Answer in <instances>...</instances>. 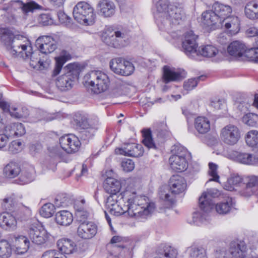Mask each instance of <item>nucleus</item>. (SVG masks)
<instances>
[{
  "label": "nucleus",
  "mask_w": 258,
  "mask_h": 258,
  "mask_svg": "<svg viewBox=\"0 0 258 258\" xmlns=\"http://www.w3.org/2000/svg\"><path fill=\"white\" fill-rule=\"evenodd\" d=\"M1 41L11 54L16 56L21 54L28 56L31 50V45L29 40L22 36H15L14 34L7 29L1 30Z\"/></svg>",
  "instance_id": "2"
},
{
  "label": "nucleus",
  "mask_w": 258,
  "mask_h": 258,
  "mask_svg": "<svg viewBox=\"0 0 258 258\" xmlns=\"http://www.w3.org/2000/svg\"><path fill=\"white\" fill-rule=\"evenodd\" d=\"M16 2L20 3V7L22 10L23 12L26 14L29 12H33L35 10L39 9L41 7L38 4L34 1L24 3L18 0Z\"/></svg>",
  "instance_id": "47"
},
{
  "label": "nucleus",
  "mask_w": 258,
  "mask_h": 258,
  "mask_svg": "<svg viewBox=\"0 0 258 258\" xmlns=\"http://www.w3.org/2000/svg\"><path fill=\"white\" fill-rule=\"evenodd\" d=\"M120 199L125 204L127 214L137 219H146L154 211L155 205L149 203L145 196L137 195L135 191L127 189L121 192Z\"/></svg>",
  "instance_id": "1"
},
{
  "label": "nucleus",
  "mask_w": 258,
  "mask_h": 258,
  "mask_svg": "<svg viewBox=\"0 0 258 258\" xmlns=\"http://www.w3.org/2000/svg\"><path fill=\"white\" fill-rule=\"evenodd\" d=\"M16 203L17 198L15 194L7 195L1 202L2 208L4 210L12 212L16 207Z\"/></svg>",
  "instance_id": "40"
},
{
  "label": "nucleus",
  "mask_w": 258,
  "mask_h": 258,
  "mask_svg": "<svg viewBox=\"0 0 258 258\" xmlns=\"http://www.w3.org/2000/svg\"><path fill=\"white\" fill-rule=\"evenodd\" d=\"M68 198L64 194H59L56 196L54 200V204L56 208L65 207L68 205Z\"/></svg>",
  "instance_id": "57"
},
{
  "label": "nucleus",
  "mask_w": 258,
  "mask_h": 258,
  "mask_svg": "<svg viewBox=\"0 0 258 258\" xmlns=\"http://www.w3.org/2000/svg\"><path fill=\"white\" fill-rule=\"evenodd\" d=\"M212 9L218 16L220 21L229 17L232 12V9L229 6L225 5L219 2L214 3Z\"/></svg>",
  "instance_id": "31"
},
{
  "label": "nucleus",
  "mask_w": 258,
  "mask_h": 258,
  "mask_svg": "<svg viewBox=\"0 0 258 258\" xmlns=\"http://www.w3.org/2000/svg\"><path fill=\"white\" fill-rule=\"evenodd\" d=\"M76 215L79 225L80 223H87L90 221L87 220L89 214L86 210L78 209L76 211Z\"/></svg>",
  "instance_id": "55"
},
{
  "label": "nucleus",
  "mask_w": 258,
  "mask_h": 258,
  "mask_svg": "<svg viewBox=\"0 0 258 258\" xmlns=\"http://www.w3.org/2000/svg\"><path fill=\"white\" fill-rule=\"evenodd\" d=\"M143 143L149 149H156V145L153 141L151 131L149 129H144L142 131Z\"/></svg>",
  "instance_id": "45"
},
{
  "label": "nucleus",
  "mask_w": 258,
  "mask_h": 258,
  "mask_svg": "<svg viewBox=\"0 0 258 258\" xmlns=\"http://www.w3.org/2000/svg\"><path fill=\"white\" fill-rule=\"evenodd\" d=\"M245 45L239 41L231 42L227 48L229 54L238 59H241L245 49Z\"/></svg>",
  "instance_id": "27"
},
{
  "label": "nucleus",
  "mask_w": 258,
  "mask_h": 258,
  "mask_svg": "<svg viewBox=\"0 0 258 258\" xmlns=\"http://www.w3.org/2000/svg\"><path fill=\"white\" fill-rule=\"evenodd\" d=\"M247 248L245 242L235 239L229 243V252L232 258H246Z\"/></svg>",
  "instance_id": "18"
},
{
  "label": "nucleus",
  "mask_w": 258,
  "mask_h": 258,
  "mask_svg": "<svg viewBox=\"0 0 258 258\" xmlns=\"http://www.w3.org/2000/svg\"><path fill=\"white\" fill-rule=\"evenodd\" d=\"M110 68L115 74L125 76L131 75L135 70L132 62L121 58L112 59L110 61Z\"/></svg>",
  "instance_id": "14"
},
{
  "label": "nucleus",
  "mask_w": 258,
  "mask_h": 258,
  "mask_svg": "<svg viewBox=\"0 0 258 258\" xmlns=\"http://www.w3.org/2000/svg\"><path fill=\"white\" fill-rule=\"evenodd\" d=\"M199 205L200 211L194 212L192 220L189 221L190 224L200 226L206 223L210 220L209 213L214 207L211 193L210 192L203 193L199 198Z\"/></svg>",
  "instance_id": "3"
},
{
  "label": "nucleus",
  "mask_w": 258,
  "mask_h": 258,
  "mask_svg": "<svg viewBox=\"0 0 258 258\" xmlns=\"http://www.w3.org/2000/svg\"><path fill=\"white\" fill-rule=\"evenodd\" d=\"M97 230V225L94 222L90 221L78 225L77 233L80 238L89 239L96 235Z\"/></svg>",
  "instance_id": "17"
},
{
  "label": "nucleus",
  "mask_w": 258,
  "mask_h": 258,
  "mask_svg": "<svg viewBox=\"0 0 258 258\" xmlns=\"http://www.w3.org/2000/svg\"><path fill=\"white\" fill-rule=\"evenodd\" d=\"M168 0H159L156 4V11L154 13V17L158 25L162 23V19L167 14V11L170 10V6Z\"/></svg>",
  "instance_id": "22"
},
{
  "label": "nucleus",
  "mask_w": 258,
  "mask_h": 258,
  "mask_svg": "<svg viewBox=\"0 0 258 258\" xmlns=\"http://www.w3.org/2000/svg\"><path fill=\"white\" fill-rule=\"evenodd\" d=\"M36 45L41 53L48 54L53 52L56 48L55 40L50 35H43L38 38Z\"/></svg>",
  "instance_id": "16"
},
{
  "label": "nucleus",
  "mask_w": 258,
  "mask_h": 258,
  "mask_svg": "<svg viewBox=\"0 0 258 258\" xmlns=\"http://www.w3.org/2000/svg\"><path fill=\"white\" fill-rule=\"evenodd\" d=\"M120 204L118 203L114 205L113 207L109 210V212L114 216H119L125 213H127V210L126 209V207L125 204L123 203V207L120 205Z\"/></svg>",
  "instance_id": "53"
},
{
  "label": "nucleus",
  "mask_w": 258,
  "mask_h": 258,
  "mask_svg": "<svg viewBox=\"0 0 258 258\" xmlns=\"http://www.w3.org/2000/svg\"><path fill=\"white\" fill-rule=\"evenodd\" d=\"M205 78L204 76H200L197 78L188 79L187 81H185L183 85V88L187 91H190L195 88L198 81L202 78Z\"/></svg>",
  "instance_id": "54"
},
{
  "label": "nucleus",
  "mask_w": 258,
  "mask_h": 258,
  "mask_svg": "<svg viewBox=\"0 0 258 258\" xmlns=\"http://www.w3.org/2000/svg\"><path fill=\"white\" fill-rule=\"evenodd\" d=\"M189 256L190 258H208L206 249L202 246L191 247Z\"/></svg>",
  "instance_id": "50"
},
{
  "label": "nucleus",
  "mask_w": 258,
  "mask_h": 258,
  "mask_svg": "<svg viewBox=\"0 0 258 258\" xmlns=\"http://www.w3.org/2000/svg\"><path fill=\"white\" fill-rule=\"evenodd\" d=\"M202 16L203 23L208 27L212 26L218 23L220 25L219 17L213 10L203 12Z\"/></svg>",
  "instance_id": "35"
},
{
  "label": "nucleus",
  "mask_w": 258,
  "mask_h": 258,
  "mask_svg": "<svg viewBox=\"0 0 258 258\" xmlns=\"http://www.w3.org/2000/svg\"><path fill=\"white\" fill-rule=\"evenodd\" d=\"M234 202L231 198H228L223 201L217 203L215 206L216 211L220 214L228 213L233 208Z\"/></svg>",
  "instance_id": "38"
},
{
  "label": "nucleus",
  "mask_w": 258,
  "mask_h": 258,
  "mask_svg": "<svg viewBox=\"0 0 258 258\" xmlns=\"http://www.w3.org/2000/svg\"><path fill=\"white\" fill-rule=\"evenodd\" d=\"M121 167L126 172H130L135 168L134 162L131 159H125L122 161Z\"/></svg>",
  "instance_id": "63"
},
{
  "label": "nucleus",
  "mask_w": 258,
  "mask_h": 258,
  "mask_svg": "<svg viewBox=\"0 0 258 258\" xmlns=\"http://www.w3.org/2000/svg\"><path fill=\"white\" fill-rule=\"evenodd\" d=\"M57 245L61 253L69 254L75 249V243L70 239L62 238L57 241Z\"/></svg>",
  "instance_id": "36"
},
{
  "label": "nucleus",
  "mask_w": 258,
  "mask_h": 258,
  "mask_svg": "<svg viewBox=\"0 0 258 258\" xmlns=\"http://www.w3.org/2000/svg\"><path fill=\"white\" fill-rule=\"evenodd\" d=\"M235 158L237 162L246 165L258 166V157L247 153L236 152Z\"/></svg>",
  "instance_id": "28"
},
{
  "label": "nucleus",
  "mask_w": 258,
  "mask_h": 258,
  "mask_svg": "<svg viewBox=\"0 0 258 258\" xmlns=\"http://www.w3.org/2000/svg\"><path fill=\"white\" fill-rule=\"evenodd\" d=\"M110 196L107 198L106 202V207L109 210L114 205L118 203L121 204L122 199H120L121 193L118 194H109Z\"/></svg>",
  "instance_id": "51"
},
{
  "label": "nucleus",
  "mask_w": 258,
  "mask_h": 258,
  "mask_svg": "<svg viewBox=\"0 0 258 258\" xmlns=\"http://www.w3.org/2000/svg\"><path fill=\"white\" fill-rule=\"evenodd\" d=\"M66 73L59 76L56 81V85L62 91H65L72 88L73 82L78 79L81 68L78 63H70L67 66Z\"/></svg>",
  "instance_id": "6"
},
{
  "label": "nucleus",
  "mask_w": 258,
  "mask_h": 258,
  "mask_svg": "<svg viewBox=\"0 0 258 258\" xmlns=\"http://www.w3.org/2000/svg\"><path fill=\"white\" fill-rule=\"evenodd\" d=\"M21 171L20 165L15 162H10L4 168L3 172L5 176L8 178H14L17 177Z\"/></svg>",
  "instance_id": "32"
},
{
  "label": "nucleus",
  "mask_w": 258,
  "mask_h": 258,
  "mask_svg": "<svg viewBox=\"0 0 258 258\" xmlns=\"http://www.w3.org/2000/svg\"><path fill=\"white\" fill-rule=\"evenodd\" d=\"M17 220L14 214L8 212L0 214V226L8 230H14L17 227Z\"/></svg>",
  "instance_id": "25"
},
{
  "label": "nucleus",
  "mask_w": 258,
  "mask_h": 258,
  "mask_svg": "<svg viewBox=\"0 0 258 258\" xmlns=\"http://www.w3.org/2000/svg\"><path fill=\"white\" fill-rule=\"evenodd\" d=\"M12 254L10 244L5 240L0 241V258H8Z\"/></svg>",
  "instance_id": "48"
},
{
  "label": "nucleus",
  "mask_w": 258,
  "mask_h": 258,
  "mask_svg": "<svg viewBox=\"0 0 258 258\" xmlns=\"http://www.w3.org/2000/svg\"><path fill=\"white\" fill-rule=\"evenodd\" d=\"M12 213L16 219L23 220L30 215L31 210L28 207L20 204L16 206Z\"/></svg>",
  "instance_id": "42"
},
{
  "label": "nucleus",
  "mask_w": 258,
  "mask_h": 258,
  "mask_svg": "<svg viewBox=\"0 0 258 258\" xmlns=\"http://www.w3.org/2000/svg\"><path fill=\"white\" fill-rule=\"evenodd\" d=\"M198 36L192 31L186 32L182 38V48L185 54L191 58L198 55Z\"/></svg>",
  "instance_id": "11"
},
{
  "label": "nucleus",
  "mask_w": 258,
  "mask_h": 258,
  "mask_svg": "<svg viewBox=\"0 0 258 258\" xmlns=\"http://www.w3.org/2000/svg\"><path fill=\"white\" fill-rule=\"evenodd\" d=\"M104 190L108 194H118L121 188L119 181L112 177H107L103 184Z\"/></svg>",
  "instance_id": "34"
},
{
  "label": "nucleus",
  "mask_w": 258,
  "mask_h": 258,
  "mask_svg": "<svg viewBox=\"0 0 258 258\" xmlns=\"http://www.w3.org/2000/svg\"><path fill=\"white\" fill-rule=\"evenodd\" d=\"M101 38L107 45L114 48H119L126 45L128 34L125 29L122 27L110 26L105 28Z\"/></svg>",
  "instance_id": "4"
},
{
  "label": "nucleus",
  "mask_w": 258,
  "mask_h": 258,
  "mask_svg": "<svg viewBox=\"0 0 258 258\" xmlns=\"http://www.w3.org/2000/svg\"><path fill=\"white\" fill-rule=\"evenodd\" d=\"M164 82L168 83L171 81H176L182 79L185 77V73L184 71L180 70H175L169 67L164 66L163 68Z\"/></svg>",
  "instance_id": "24"
},
{
  "label": "nucleus",
  "mask_w": 258,
  "mask_h": 258,
  "mask_svg": "<svg viewBox=\"0 0 258 258\" xmlns=\"http://www.w3.org/2000/svg\"><path fill=\"white\" fill-rule=\"evenodd\" d=\"M55 220L59 225L68 226L72 223L73 217L71 213L68 211L63 210L56 214Z\"/></svg>",
  "instance_id": "37"
},
{
  "label": "nucleus",
  "mask_w": 258,
  "mask_h": 258,
  "mask_svg": "<svg viewBox=\"0 0 258 258\" xmlns=\"http://www.w3.org/2000/svg\"><path fill=\"white\" fill-rule=\"evenodd\" d=\"M245 142L249 147H254L258 144V131L250 130L245 135Z\"/></svg>",
  "instance_id": "46"
},
{
  "label": "nucleus",
  "mask_w": 258,
  "mask_h": 258,
  "mask_svg": "<svg viewBox=\"0 0 258 258\" xmlns=\"http://www.w3.org/2000/svg\"><path fill=\"white\" fill-rule=\"evenodd\" d=\"M220 26L231 35H235L240 30V20L236 16H229L220 21Z\"/></svg>",
  "instance_id": "20"
},
{
  "label": "nucleus",
  "mask_w": 258,
  "mask_h": 258,
  "mask_svg": "<svg viewBox=\"0 0 258 258\" xmlns=\"http://www.w3.org/2000/svg\"><path fill=\"white\" fill-rule=\"evenodd\" d=\"M93 11V8L88 3L80 2L74 8V18L80 24L85 25H92L95 19Z\"/></svg>",
  "instance_id": "7"
},
{
  "label": "nucleus",
  "mask_w": 258,
  "mask_h": 258,
  "mask_svg": "<svg viewBox=\"0 0 258 258\" xmlns=\"http://www.w3.org/2000/svg\"><path fill=\"white\" fill-rule=\"evenodd\" d=\"M61 148L68 153H73L78 151L81 143L76 136L72 134L65 135L59 138Z\"/></svg>",
  "instance_id": "15"
},
{
  "label": "nucleus",
  "mask_w": 258,
  "mask_h": 258,
  "mask_svg": "<svg viewBox=\"0 0 258 258\" xmlns=\"http://www.w3.org/2000/svg\"><path fill=\"white\" fill-rule=\"evenodd\" d=\"M15 243L18 252L20 254L27 252L30 245L29 240L24 236L16 237Z\"/></svg>",
  "instance_id": "41"
},
{
  "label": "nucleus",
  "mask_w": 258,
  "mask_h": 258,
  "mask_svg": "<svg viewBox=\"0 0 258 258\" xmlns=\"http://www.w3.org/2000/svg\"><path fill=\"white\" fill-rule=\"evenodd\" d=\"M28 233L32 241L38 245L44 244L49 238L47 231L38 223H34L30 225Z\"/></svg>",
  "instance_id": "12"
},
{
  "label": "nucleus",
  "mask_w": 258,
  "mask_h": 258,
  "mask_svg": "<svg viewBox=\"0 0 258 258\" xmlns=\"http://www.w3.org/2000/svg\"><path fill=\"white\" fill-rule=\"evenodd\" d=\"M5 132L11 138L22 136L25 134V128L23 124L19 122H15L8 125Z\"/></svg>",
  "instance_id": "29"
},
{
  "label": "nucleus",
  "mask_w": 258,
  "mask_h": 258,
  "mask_svg": "<svg viewBox=\"0 0 258 258\" xmlns=\"http://www.w3.org/2000/svg\"><path fill=\"white\" fill-rule=\"evenodd\" d=\"M9 112L11 115L16 118H26L29 115L28 108L24 106L12 107Z\"/></svg>",
  "instance_id": "43"
},
{
  "label": "nucleus",
  "mask_w": 258,
  "mask_h": 258,
  "mask_svg": "<svg viewBox=\"0 0 258 258\" xmlns=\"http://www.w3.org/2000/svg\"><path fill=\"white\" fill-rule=\"evenodd\" d=\"M189 153L182 147H177L176 153L169 159L170 167L176 172H181L186 170L188 167L187 157Z\"/></svg>",
  "instance_id": "10"
},
{
  "label": "nucleus",
  "mask_w": 258,
  "mask_h": 258,
  "mask_svg": "<svg viewBox=\"0 0 258 258\" xmlns=\"http://www.w3.org/2000/svg\"><path fill=\"white\" fill-rule=\"evenodd\" d=\"M21 174L19 178V183L26 184L33 181L36 176L34 167L32 165H25L21 170Z\"/></svg>",
  "instance_id": "23"
},
{
  "label": "nucleus",
  "mask_w": 258,
  "mask_h": 258,
  "mask_svg": "<svg viewBox=\"0 0 258 258\" xmlns=\"http://www.w3.org/2000/svg\"><path fill=\"white\" fill-rule=\"evenodd\" d=\"M162 254L166 257L175 258L177 255V251L173 247L168 245H165L163 247Z\"/></svg>",
  "instance_id": "56"
},
{
  "label": "nucleus",
  "mask_w": 258,
  "mask_h": 258,
  "mask_svg": "<svg viewBox=\"0 0 258 258\" xmlns=\"http://www.w3.org/2000/svg\"><path fill=\"white\" fill-rule=\"evenodd\" d=\"M95 127L84 129V130L81 132L82 137L83 138L84 140L88 139L92 137L95 134Z\"/></svg>",
  "instance_id": "64"
},
{
  "label": "nucleus",
  "mask_w": 258,
  "mask_h": 258,
  "mask_svg": "<svg viewBox=\"0 0 258 258\" xmlns=\"http://www.w3.org/2000/svg\"><path fill=\"white\" fill-rule=\"evenodd\" d=\"M255 48L247 49L246 46L241 60L255 62Z\"/></svg>",
  "instance_id": "58"
},
{
  "label": "nucleus",
  "mask_w": 258,
  "mask_h": 258,
  "mask_svg": "<svg viewBox=\"0 0 258 258\" xmlns=\"http://www.w3.org/2000/svg\"><path fill=\"white\" fill-rule=\"evenodd\" d=\"M183 11L175 6H171L170 10L167 11V14L162 19V23H160V27L163 26L166 30L180 24L184 18Z\"/></svg>",
  "instance_id": "9"
},
{
  "label": "nucleus",
  "mask_w": 258,
  "mask_h": 258,
  "mask_svg": "<svg viewBox=\"0 0 258 258\" xmlns=\"http://www.w3.org/2000/svg\"><path fill=\"white\" fill-rule=\"evenodd\" d=\"M196 130L200 134H205L210 130V122L208 118L205 116L197 117L194 122Z\"/></svg>",
  "instance_id": "30"
},
{
  "label": "nucleus",
  "mask_w": 258,
  "mask_h": 258,
  "mask_svg": "<svg viewBox=\"0 0 258 258\" xmlns=\"http://www.w3.org/2000/svg\"><path fill=\"white\" fill-rule=\"evenodd\" d=\"M245 189L242 194L245 196H249L254 192V188L258 186V176L251 175L246 177L244 179Z\"/></svg>",
  "instance_id": "33"
},
{
  "label": "nucleus",
  "mask_w": 258,
  "mask_h": 258,
  "mask_svg": "<svg viewBox=\"0 0 258 258\" xmlns=\"http://www.w3.org/2000/svg\"><path fill=\"white\" fill-rule=\"evenodd\" d=\"M55 205L48 203L44 204L41 208L40 213L42 216L49 218L55 213Z\"/></svg>",
  "instance_id": "49"
},
{
  "label": "nucleus",
  "mask_w": 258,
  "mask_h": 258,
  "mask_svg": "<svg viewBox=\"0 0 258 258\" xmlns=\"http://www.w3.org/2000/svg\"><path fill=\"white\" fill-rule=\"evenodd\" d=\"M38 21L40 24L44 26L50 25L53 23V20L48 14H41L38 19Z\"/></svg>",
  "instance_id": "62"
},
{
  "label": "nucleus",
  "mask_w": 258,
  "mask_h": 258,
  "mask_svg": "<svg viewBox=\"0 0 258 258\" xmlns=\"http://www.w3.org/2000/svg\"><path fill=\"white\" fill-rule=\"evenodd\" d=\"M41 52L39 50V51L32 52V48L31 47V52L30 54L28 56L25 54H23L24 56L20 54H17L16 56L22 57L25 59L27 58H30V66L34 69H38L39 70H42L45 68V63L44 60H42L40 57Z\"/></svg>",
  "instance_id": "26"
},
{
  "label": "nucleus",
  "mask_w": 258,
  "mask_h": 258,
  "mask_svg": "<svg viewBox=\"0 0 258 258\" xmlns=\"http://www.w3.org/2000/svg\"><path fill=\"white\" fill-rule=\"evenodd\" d=\"M245 15L251 20L258 19V3L251 1L246 4L244 9Z\"/></svg>",
  "instance_id": "39"
},
{
  "label": "nucleus",
  "mask_w": 258,
  "mask_h": 258,
  "mask_svg": "<svg viewBox=\"0 0 258 258\" xmlns=\"http://www.w3.org/2000/svg\"><path fill=\"white\" fill-rule=\"evenodd\" d=\"M198 55L200 54L205 57H212L217 55L218 50L215 47L211 45H207L201 49H198Z\"/></svg>",
  "instance_id": "44"
},
{
  "label": "nucleus",
  "mask_w": 258,
  "mask_h": 258,
  "mask_svg": "<svg viewBox=\"0 0 258 258\" xmlns=\"http://www.w3.org/2000/svg\"><path fill=\"white\" fill-rule=\"evenodd\" d=\"M242 121L249 126H254L258 124V115L252 113L246 114L243 116Z\"/></svg>",
  "instance_id": "52"
},
{
  "label": "nucleus",
  "mask_w": 258,
  "mask_h": 258,
  "mask_svg": "<svg viewBox=\"0 0 258 258\" xmlns=\"http://www.w3.org/2000/svg\"><path fill=\"white\" fill-rule=\"evenodd\" d=\"M83 83L94 93L98 94L107 90L109 80L105 73L101 71H92L84 76Z\"/></svg>",
  "instance_id": "5"
},
{
  "label": "nucleus",
  "mask_w": 258,
  "mask_h": 258,
  "mask_svg": "<svg viewBox=\"0 0 258 258\" xmlns=\"http://www.w3.org/2000/svg\"><path fill=\"white\" fill-rule=\"evenodd\" d=\"M23 149V145L19 141H13L9 145V151L12 154H17Z\"/></svg>",
  "instance_id": "59"
},
{
  "label": "nucleus",
  "mask_w": 258,
  "mask_h": 258,
  "mask_svg": "<svg viewBox=\"0 0 258 258\" xmlns=\"http://www.w3.org/2000/svg\"><path fill=\"white\" fill-rule=\"evenodd\" d=\"M221 140L228 145H234L241 138L239 128L233 124H228L222 128L220 132Z\"/></svg>",
  "instance_id": "13"
},
{
  "label": "nucleus",
  "mask_w": 258,
  "mask_h": 258,
  "mask_svg": "<svg viewBox=\"0 0 258 258\" xmlns=\"http://www.w3.org/2000/svg\"><path fill=\"white\" fill-rule=\"evenodd\" d=\"M169 186L171 195L167 193H161L160 198L171 204L174 202V197L173 195H178L183 192L186 189L187 184L185 179L178 175H173L170 179Z\"/></svg>",
  "instance_id": "8"
},
{
  "label": "nucleus",
  "mask_w": 258,
  "mask_h": 258,
  "mask_svg": "<svg viewBox=\"0 0 258 258\" xmlns=\"http://www.w3.org/2000/svg\"><path fill=\"white\" fill-rule=\"evenodd\" d=\"M115 153L125 156L138 157L143 155L144 149L142 145L136 143H128L120 149H116Z\"/></svg>",
  "instance_id": "19"
},
{
  "label": "nucleus",
  "mask_w": 258,
  "mask_h": 258,
  "mask_svg": "<svg viewBox=\"0 0 258 258\" xmlns=\"http://www.w3.org/2000/svg\"><path fill=\"white\" fill-rule=\"evenodd\" d=\"M209 174L211 177H212V178L210 179L209 181L213 180L218 182L219 176L217 173V165L213 163H209Z\"/></svg>",
  "instance_id": "61"
},
{
  "label": "nucleus",
  "mask_w": 258,
  "mask_h": 258,
  "mask_svg": "<svg viewBox=\"0 0 258 258\" xmlns=\"http://www.w3.org/2000/svg\"><path fill=\"white\" fill-rule=\"evenodd\" d=\"M98 8L101 15L105 18L113 16L116 11V7L111 0H101L98 4Z\"/></svg>",
  "instance_id": "21"
},
{
  "label": "nucleus",
  "mask_w": 258,
  "mask_h": 258,
  "mask_svg": "<svg viewBox=\"0 0 258 258\" xmlns=\"http://www.w3.org/2000/svg\"><path fill=\"white\" fill-rule=\"evenodd\" d=\"M47 150L49 156L52 158H59L61 156V150L56 145H50Z\"/></svg>",
  "instance_id": "60"
}]
</instances>
